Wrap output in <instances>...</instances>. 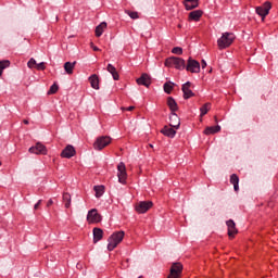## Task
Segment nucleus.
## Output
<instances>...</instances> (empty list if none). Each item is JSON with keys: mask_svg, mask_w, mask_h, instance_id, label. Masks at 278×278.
Listing matches in <instances>:
<instances>
[{"mask_svg": "<svg viewBox=\"0 0 278 278\" xmlns=\"http://www.w3.org/2000/svg\"><path fill=\"white\" fill-rule=\"evenodd\" d=\"M175 129L176 128H174L173 126H165L161 130V134H163V136H166L167 138H173L174 136L177 135V130Z\"/></svg>", "mask_w": 278, "mask_h": 278, "instance_id": "17", "label": "nucleus"}, {"mask_svg": "<svg viewBox=\"0 0 278 278\" xmlns=\"http://www.w3.org/2000/svg\"><path fill=\"white\" fill-rule=\"evenodd\" d=\"M184 270L181 263H174L170 267V274L167 278H180Z\"/></svg>", "mask_w": 278, "mask_h": 278, "instance_id": "10", "label": "nucleus"}, {"mask_svg": "<svg viewBox=\"0 0 278 278\" xmlns=\"http://www.w3.org/2000/svg\"><path fill=\"white\" fill-rule=\"evenodd\" d=\"M181 125V119H179V115L177 113H170L169 115V126L174 129H179Z\"/></svg>", "mask_w": 278, "mask_h": 278, "instance_id": "13", "label": "nucleus"}, {"mask_svg": "<svg viewBox=\"0 0 278 278\" xmlns=\"http://www.w3.org/2000/svg\"><path fill=\"white\" fill-rule=\"evenodd\" d=\"M36 68H37V71H45V68H47V66H45V62H41L36 65Z\"/></svg>", "mask_w": 278, "mask_h": 278, "instance_id": "37", "label": "nucleus"}, {"mask_svg": "<svg viewBox=\"0 0 278 278\" xmlns=\"http://www.w3.org/2000/svg\"><path fill=\"white\" fill-rule=\"evenodd\" d=\"M51 205H53V200L50 199L48 202H47V207H51Z\"/></svg>", "mask_w": 278, "mask_h": 278, "instance_id": "40", "label": "nucleus"}, {"mask_svg": "<svg viewBox=\"0 0 278 278\" xmlns=\"http://www.w3.org/2000/svg\"><path fill=\"white\" fill-rule=\"evenodd\" d=\"M230 184H232L233 189H235V192H238V190H240V186H239V184H240V178L238 177V175L232 174V175L230 176Z\"/></svg>", "mask_w": 278, "mask_h": 278, "instance_id": "26", "label": "nucleus"}, {"mask_svg": "<svg viewBox=\"0 0 278 278\" xmlns=\"http://www.w3.org/2000/svg\"><path fill=\"white\" fill-rule=\"evenodd\" d=\"M153 207V202L141 201L136 204L135 210L138 214H147Z\"/></svg>", "mask_w": 278, "mask_h": 278, "instance_id": "8", "label": "nucleus"}, {"mask_svg": "<svg viewBox=\"0 0 278 278\" xmlns=\"http://www.w3.org/2000/svg\"><path fill=\"white\" fill-rule=\"evenodd\" d=\"M117 177H118V182L123 184V186H125V184H127V167L125 166V163L121 162L117 165Z\"/></svg>", "mask_w": 278, "mask_h": 278, "instance_id": "7", "label": "nucleus"}, {"mask_svg": "<svg viewBox=\"0 0 278 278\" xmlns=\"http://www.w3.org/2000/svg\"><path fill=\"white\" fill-rule=\"evenodd\" d=\"M106 71L108 73L112 74L114 81H118V79H121V76L118 75V72L116 71V67L114 65L109 63L106 66Z\"/></svg>", "mask_w": 278, "mask_h": 278, "instance_id": "20", "label": "nucleus"}, {"mask_svg": "<svg viewBox=\"0 0 278 278\" xmlns=\"http://www.w3.org/2000/svg\"><path fill=\"white\" fill-rule=\"evenodd\" d=\"M108 29V23L102 22L96 27V36L97 38H101L103 36V33Z\"/></svg>", "mask_w": 278, "mask_h": 278, "instance_id": "21", "label": "nucleus"}, {"mask_svg": "<svg viewBox=\"0 0 278 278\" xmlns=\"http://www.w3.org/2000/svg\"><path fill=\"white\" fill-rule=\"evenodd\" d=\"M167 106L169 108L172 114H175V112L179 110V106L177 105V101H175L173 97L167 98Z\"/></svg>", "mask_w": 278, "mask_h": 278, "instance_id": "22", "label": "nucleus"}, {"mask_svg": "<svg viewBox=\"0 0 278 278\" xmlns=\"http://www.w3.org/2000/svg\"><path fill=\"white\" fill-rule=\"evenodd\" d=\"M0 166H1V162H0Z\"/></svg>", "mask_w": 278, "mask_h": 278, "instance_id": "44", "label": "nucleus"}, {"mask_svg": "<svg viewBox=\"0 0 278 278\" xmlns=\"http://www.w3.org/2000/svg\"><path fill=\"white\" fill-rule=\"evenodd\" d=\"M212 109V104L210 102L205 103L201 109H200V116H205V114H207V112H210V110Z\"/></svg>", "mask_w": 278, "mask_h": 278, "instance_id": "31", "label": "nucleus"}, {"mask_svg": "<svg viewBox=\"0 0 278 278\" xmlns=\"http://www.w3.org/2000/svg\"><path fill=\"white\" fill-rule=\"evenodd\" d=\"M233 40H236V35H233V33H224L217 40V47L218 49H227L233 45Z\"/></svg>", "mask_w": 278, "mask_h": 278, "instance_id": "3", "label": "nucleus"}, {"mask_svg": "<svg viewBox=\"0 0 278 278\" xmlns=\"http://www.w3.org/2000/svg\"><path fill=\"white\" fill-rule=\"evenodd\" d=\"M28 151L35 155H47V147L40 142H37L36 146L29 148Z\"/></svg>", "mask_w": 278, "mask_h": 278, "instance_id": "11", "label": "nucleus"}, {"mask_svg": "<svg viewBox=\"0 0 278 278\" xmlns=\"http://www.w3.org/2000/svg\"><path fill=\"white\" fill-rule=\"evenodd\" d=\"M201 16H203L202 10H195L189 13V21H194L195 23H199L201 21Z\"/></svg>", "mask_w": 278, "mask_h": 278, "instance_id": "18", "label": "nucleus"}, {"mask_svg": "<svg viewBox=\"0 0 278 278\" xmlns=\"http://www.w3.org/2000/svg\"><path fill=\"white\" fill-rule=\"evenodd\" d=\"M41 204H42V200H39V201L34 205V210H38V207H40Z\"/></svg>", "mask_w": 278, "mask_h": 278, "instance_id": "39", "label": "nucleus"}, {"mask_svg": "<svg viewBox=\"0 0 278 278\" xmlns=\"http://www.w3.org/2000/svg\"><path fill=\"white\" fill-rule=\"evenodd\" d=\"M23 123H24V125H29V121L28 119H24Z\"/></svg>", "mask_w": 278, "mask_h": 278, "instance_id": "43", "label": "nucleus"}, {"mask_svg": "<svg viewBox=\"0 0 278 278\" xmlns=\"http://www.w3.org/2000/svg\"><path fill=\"white\" fill-rule=\"evenodd\" d=\"M10 66V61H0V77L3 75V71Z\"/></svg>", "mask_w": 278, "mask_h": 278, "instance_id": "32", "label": "nucleus"}, {"mask_svg": "<svg viewBox=\"0 0 278 278\" xmlns=\"http://www.w3.org/2000/svg\"><path fill=\"white\" fill-rule=\"evenodd\" d=\"M167 68H176V71H184L186 68V60L178 56H170L165 60Z\"/></svg>", "mask_w": 278, "mask_h": 278, "instance_id": "1", "label": "nucleus"}, {"mask_svg": "<svg viewBox=\"0 0 278 278\" xmlns=\"http://www.w3.org/2000/svg\"><path fill=\"white\" fill-rule=\"evenodd\" d=\"M226 225L228 227L229 238H236V235H238V228H236V222H233V219H229L226 222Z\"/></svg>", "mask_w": 278, "mask_h": 278, "instance_id": "14", "label": "nucleus"}, {"mask_svg": "<svg viewBox=\"0 0 278 278\" xmlns=\"http://www.w3.org/2000/svg\"><path fill=\"white\" fill-rule=\"evenodd\" d=\"M60 89V87L58 86V84H53L49 91H48V94H55V92H58V90Z\"/></svg>", "mask_w": 278, "mask_h": 278, "instance_id": "34", "label": "nucleus"}, {"mask_svg": "<svg viewBox=\"0 0 278 278\" xmlns=\"http://www.w3.org/2000/svg\"><path fill=\"white\" fill-rule=\"evenodd\" d=\"M63 203H64L66 210H68V207H71V203H72L71 193H68V192L63 193Z\"/></svg>", "mask_w": 278, "mask_h": 278, "instance_id": "30", "label": "nucleus"}, {"mask_svg": "<svg viewBox=\"0 0 278 278\" xmlns=\"http://www.w3.org/2000/svg\"><path fill=\"white\" fill-rule=\"evenodd\" d=\"M273 8V4L270 2H265L263 5L256 8V14L262 17V21L268 16L270 13V9Z\"/></svg>", "mask_w": 278, "mask_h": 278, "instance_id": "9", "label": "nucleus"}, {"mask_svg": "<svg viewBox=\"0 0 278 278\" xmlns=\"http://www.w3.org/2000/svg\"><path fill=\"white\" fill-rule=\"evenodd\" d=\"M125 238V231H116L108 240V250L109 251H114L122 242L123 239Z\"/></svg>", "mask_w": 278, "mask_h": 278, "instance_id": "2", "label": "nucleus"}, {"mask_svg": "<svg viewBox=\"0 0 278 278\" xmlns=\"http://www.w3.org/2000/svg\"><path fill=\"white\" fill-rule=\"evenodd\" d=\"M174 88H175V83L173 81H167L163 85V89H164V92H166V94H170Z\"/></svg>", "mask_w": 278, "mask_h": 278, "instance_id": "28", "label": "nucleus"}, {"mask_svg": "<svg viewBox=\"0 0 278 278\" xmlns=\"http://www.w3.org/2000/svg\"><path fill=\"white\" fill-rule=\"evenodd\" d=\"M89 83L93 90H99V76H97L96 74L91 75L89 77Z\"/></svg>", "mask_w": 278, "mask_h": 278, "instance_id": "27", "label": "nucleus"}, {"mask_svg": "<svg viewBox=\"0 0 278 278\" xmlns=\"http://www.w3.org/2000/svg\"><path fill=\"white\" fill-rule=\"evenodd\" d=\"M76 151L75 147L73 146H67L62 152H61V157H65L66 160H71V157H74Z\"/></svg>", "mask_w": 278, "mask_h": 278, "instance_id": "15", "label": "nucleus"}, {"mask_svg": "<svg viewBox=\"0 0 278 278\" xmlns=\"http://www.w3.org/2000/svg\"><path fill=\"white\" fill-rule=\"evenodd\" d=\"M218 131H220V126L216 125V126H208L204 129L203 134L205 136H212L214 134H218Z\"/></svg>", "mask_w": 278, "mask_h": 278, "instance_id": "23", "label": "nucleus"}, {"mask_svg": "<svg viewBox=\"0 0 278 278\" xmlns=\"http://www.w3.org/2000/svg\"><path fill=\"white\" fill-rule=\"evenodd\" d=\"M91 49H93V51H99V47L94 46V43H91Z\"/></svg>", "mask_w": 278, "mask_h": 278, "instance_id": "41", "label": "nucleus"}, {"mask_svg": "<svg viewBox=\"0 0 278 278\" xmlns=\"http://www.w3.org/2000/svg\"><path fill=\"white\" fill-rule=\"evenodd\" d=\"M136 83L138 86H144L146 88H149L152 83L151 75L143 73L139 78L136 79Z\"/></svg>", "mask_w": 278, "mask_h": 278, "instance_id": "12", "label": "nucleus"}, {"mask_svg": "<svg viewBox=\"0 0 278 278\" xmlns=\"http://www.w3.org/2000/svg\"><path fill=\"white\" fill-rule=\"evenodd\" d=\"M190 86H192V83L187 81L182 85V92H184V99H191V97L194 96V92L190 90Z\"/></svg>", "mask_w": 278, "mask_h": 278, "instance_id": "16", "label": "nucleus"}, {"mask_svg": "<svg viewBox=\"0 0 278 278\" xmlns=\"http://www.w3.org/2000/svg\"><path fill=\"white\" fill-rule=\"evenodd\" d=\"M28 68H36L37 63L36 60L34 58H31L28 63H27Z\"/></svg>", "mask_w": 278, "mask_h": 278, "instance_id": "36", "label": "nucleus"}, {"mask_svg": "<svg viewBox=\"0 0 278 278\" xmlns=\"http://www.w3.org/2000/svg\"><path fill=\"white\" fill-rule=\"evenodd\" d=\"M136 109V106L122 108L123 112H131Z\"/></svg>", "mask_w": 278, "mask_h": 278, "instance_id": "38", "label": "nucleus"}, {"mask_svg": "<svg viewBox=\"0 0 278 278\" xmlns=\"http://www.w3.org/2000/svg\"><path fill=\"white\" fill-rule=\"evenodd\" d=\"M172 53L175 55H181L184 53V49H181V47H175L172 49Z\"/></svg>", "mask_w": 278, "mask_h": 278, "instance_id": "35", "label": "nucleus"}, {"mask_svg": "<svg viewBox=\"0 0 278 278\" xmlns=\"http://www.w3.org/2000/svg\"><path fill=\"white\" fill-rule=\"evenodd\" d=\"M139 278H142V277H139Z\"/></svg>", "mask_w": 278, "mask_h": 278, "instance_id": "45", "label": "nucleus"}, {"mask_svg": "<svg viewBox=\"0 0 278 278\" xmlns=\"http://www.w3.org/2000/svg\"><path fill=\"white\" fill-rule=\"evenodd\" d=\"M77 65V61L74 62H65L64 63V71L67 75H73L75 71V66Z\"/></svg>", "mask_w": 278, "mask_h": 278, "instance_id": "19", "label": "nucleus"}, {"mask_svg": "<svg viewBox=\"0 0 278 278\" xmlns=\"http://www.w3.org/2000/svg\"><path fill=\"white\" fill-rule=\"evenodd\" d=\"M102 217L101 214H99V211L97 208H91L88 211L87 214V223L88 225H97L98 223H101Z\"/></svg>", "mask_w": 278, "mask_h": 278, "instance_id": "6", "label": "nucleus"}, {"mask_svg": "<svg viewBox=\"0 0 278 278\" xmlns=\"http://www.w3.org/2000/svg\"><path fill=\"white\" fill-rule=\"evenodd\" d=\"M109 144H112V137L100 136L93 142V149L96 151H103V149H105V147H109Z\"/></svg>", "mask_w": 278, "mask_h": 278, "instance_id": "4", "label": "nucleus"}, {"mask_svg": "<svg viewBox=\"0 0 278 278\" xmlns=\"http://www.w3.org/2000/svg\"><path fill=\"white\" fill-rule=\"evenodd\" d=\"M100 240H103V229L93 228V243L97 244Z\"/></svg>", "mask_w": 278, "mask_h": 278, "instance_id": "24", "label": "nucleus"}, {"mask_svg": "<svg viewBox=\"0 0 278 278\" xmlns=\"http://www.w3.org/2000/svg\"><path fill=\"white\" fill-rule=\"evenodd\" d=\"M185 68L188 71V73H201V63L192 58H189L187 64L185 63Z\"/></svg>", "mask_w": 278, "mask_h": 278, "instance_id": "5", "label": "nucleus"}, {"mask_svg": "<svg viewBox=\"0 0 278 278\" xmlns=\"http://www.w3.org/2000/svg\"><path fill=\"white\" fill-rule=\"evenodd\" d=\"M184 5L186 10H194V8H199V0H185Z\"/></svg>", "mask_w": 278, "mask_h": 278, "instance_id": "25", "label": "nucleus"}, {"mask_svg": "<svg viewBox=\"0 0 278 278\" xmlns=\"http://www.w3.org/2000/svg\"><path fill=\"white\" fill-rule=\"evenodd\" d=\"M207 66V62L205 60H202V68H205Z\"/></svg>", "mask_w": 278, "mask_h": 278, "instance_id": "42", "label": "nucleus"}, {"mask_svg": "<svg viewBox=\"0 0 278 278\" xmlns=\"http://www.w3.org/2000/svg\"><path fill=\"white\" fill-rule=\"evenodd\" d=\"M93 190L96 192L97 199H100V197H103V193L105 192V187L104 186H94Z\"/></svg>", "mask_w": 278, "mask_h": 278, "instance_id": "29", "label": "nucleus"}, {"mask_svg": "<svg viewBox=\"0 0 278 278\" xmlns=\"http://www.w3.org/2000/svg\"><path fill=\"white\" fill-rule=\"evenodd\" d=\"M126 13L132 18V21L140 18V15L136 11H126Z\"/></svg>", "mask_w": 278, "mask_h": 278, "instance_id": "33", "label": "nucleus"}]
</instances>
